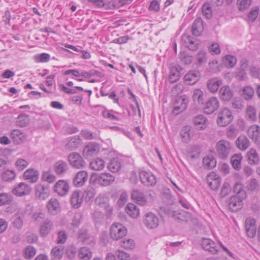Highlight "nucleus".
<instances>
[{"label":"nucleus","instance_id":"f257e3e1","mask_svg":"<svg viewBox=\"0 0 260 260\" xmlns=\"http://www.w3.org/2000/svg\"><path fill=\"white\" fill-rule=\"evenodd\" d=\"M232 144L227 140H221L219 141L216 145V149L219 157L223 159H225L232 150Z\"/></svg>","mask_w":260,"mask_h":260},{"label":"nucleus","instance_id":"f03ea898","mask_svg":"<svg viewBox=\"0 0 260 260\" xmlns=\"http://www.w3.org/2000/svg\"><path fill=\"white\" fill-rule=\"evenodd\" d=\"M126 234V228L120 223H113L110 227V237L111 239L114 240H118L121 239L124 237Z\"/></svg>","mask_w":260,"mask_h":260},{"label":"nucleus","instance_id":"7ed1b4c3","mask_svg":"<svg viewBox=\"0 0 260 260\" xmlns=\"http://www.w3.org/2000/svg\"><path fill=\"white\" fill-rule=\"evenodd\" d=\"M231 111L226 108L221 109L217 118V124L220 126H225L230 124L233 119Z\"/></svg>","mask_w":260,"mask_h":260},{"label":"nucleus","instance_id":"20e7f679","mask_svg":"<svg viewBox=\"0 0 260 260\" xmlns=\"http://www.w3.org/2000/svg\"><path fill=\"white\" fill-rule=\"evenodd\" d=\"M158 217L152 212H148L145 214L143 218V223L148 229H153L159 225Z\"/></svg>","mask_w":260,"mask_h":260},{"label":"nucleus","instance_id":"39448f33","mask_svg":"<svg viewBox=\"0 0 260 260\" xmlns=\"http://www.w3.org/2000/svg\"><path fill=\"white\" fill-rule=\"evenodd\" d=\"M36 197L40 200H46L50 194V189L48 185L38 184L35 187Z\"/></svg>","mask_w":260,"mask_h":260},{"label":"nucleus","instance_id":"423d86ee","mask_svg":"<svg viewBox=\"0 0 260 260\" xmlns=\"http://www.w3.org/2000/svg\"><path fill=\"white\" fill-rule=\"evenodd\" d=\"M219 106V103L217 98L212 97L210 98L205 104L203 108L204 112L210 114L217 110Z\"/></svg>","mask_w":260,"mask_h":260},{"label":"nucleus","instance_id":"0eeeda50","mask_svg":"<svg viewBox=\"0 0 260 260\" xmlns=\"http://www.w3.org/2000/svg\"><path fill=\"white\" fill-rule=\"evenodd\" d=\"M68 160L70 165L77 169L84 167L85 161L81 156L77 152L71 153L68 156Z\"/></svg>","mask_w":260,"mask_h":260},{"label":"nucleus","instance_id":"6e6552de","mask_svg":"<svg viewBox=\"0 0 260 260\" xmlns=\"http://www.w3.org/2000/svg\"><path fill=\"white\" fill-rule=\"evenodd\" d=\"M140 179L146 186H153L156 183L155 177L151 173L142 171L139 173Z\"/></svg>","mask_w":260,"mask_h":260},{"label":"nucleus","instance_id":"1a4fd4ad","mask_svg":"<svg viewBox=\"0 0 260 260\" xmlns=\"http://www.w3.org/2000/svg\"><path fill=\"white\" fill-rule=\"evenodd\" d=\"M95 180L99 185L106 186L114 181L115 177L110 173H104L97 175Z\"/></svg>","mask_w":260,"mask_h":260},{"label":"nucleus","instance_id":"9d476101","mask_svg":"<svg viewBox=\"0 0 260 260\" xmlns=\"http://www.w3.org/2000/svg\"><path fill=\"white\" fill-rule=\"evenodd\" d=\"M54 191L60 196L67 194L69 190L68 182L64 180H59L54 185Z\"/></svg>","mask_w":260,"mask_h":260},{"label":"nucleus","instance_id":"9b49d317","mask_svg":"<svg viewBox=\"0 0 260 260\" xmlns=\"http://www.w3.org/2000/svg\"><path fill=\"white\" fill-rule=\"evenodd\" d=\"M201 245L205 250L208 251L211 254H216L218 251L216 244L210 239L206 238H202Z\"/></svg>","mask_w":260,"mask_h":260},{"label":"nucleus","instance_id":"f8f14e48","mask_svg":"<svg viewBox=\"0 0 260 260\" xmlns=\"http://www.w3.org/2000/svg\"><path fill=\"white\" fill-rule=\"evenodd\" d=\"M100 150L99 145L90 142L84 148L83 154L85 158H88L95 155Z\"/></svg>","mask_w":260,"mask_h":260},{"label":"nucleus","instance_id":"ddd939ff","mask_svg":"<svg viewBox=\"0 0 260 260\" xmlns=\"http://www.w3.org/2000/svg\"><path fill=\"white\" fill-rule=\"evenodd\" d=\"M88 177V175L87 172L85 171H79L74 177L73 183L76 187H81L87 181Z\"/></svg>","mask_w":260,"mask_h":260},{"label":"nucleus","instance_id":"4468645a","mask_svg":"<svg viewBox=\"0 0 260 260\" xmlns=\"http://www.w3.org/2000/svg\"><path fill=\"white\" fill-rule=\"evenodd\" d=\"M193 124L198 130H204L208 125L209 121L207 118L203 115L196 116L193 118Z\"/></svg>","mask_w":260,"mask_h":260},{"label":"nucleus","instance_id":"2eb2a0df","mask_svg":"<svg viewBox=\"0 0 260 260\" xmlns=\"http://www.w3.org/2000/svg\"><path fill=\"white\" fill-rule=\"evenodd\" d=\"M256 230L255 219L251 218H247L245 220V231L248 237L250 238H253L255 236Z\"/></svg>","mask_w":260,"mask_h":260},{"label":"nucleus","instance_id":"dca6fc26","mask_svg":"<svg viewBox=\"0 0 260 260\" xmlns=\"http://www.w3.org/2000/svg\"><path fill=\"white\" fill-rule=\"evenodd\" d=\"M243 199L244 198H242L241 196H232L229 204L230 209L233 212H236L240 210L243 206L242 201Z\"/></svg>","mask_w":260,"mask_h":260},{"label":"nucleus","instance_id":"f3484780","mask_svg":"<svg viewBox=\"0 0 260 260\" xmlns=\"http://www.w3.org/2000/svg\"><path fill=\"white\" fill-rule=\"evenodd\" d=\"M200 79L198 71L192 70L188 72L184 77V82L186 85H193Z\"/></svg>","mask_w":260,"mask_h":260},{"label":"nucleus","instance_id":"a211bd4d","mask_svg":"<svg viewBox=\"0 0 260 260\" xmlns=\"http://www.w3.org/2000/svg\"><path fill=\"white\" fill-rule=\"evenodd\" d=\"M69 166L67 162L59 160L56 161L54 165V171L59 176L64 175L68 171Z\"/></svg>","mask_w":260,"mask_h":260},{"label":"nucleus","instance_id":"6ab92c4d","mask_svg":"<svg viewBox=\"0 0 260 260\" xmlns=\"http://www.w3.org/2000/svg\"><path fill=\"white\" fill-rule=\"evenodd\" d=\"M182 68L179 65L173 66L170 68V74L169 76V81L170 83H173L176 82L179 80L181 77L180 72Z\"/></svg>","mask_w":260,"mask_h":260},{"label":"nucleus","instance_id":"aec40b11","mask_svg":"<svg viewBox=\"0 0 260 260\" xmlns=\"http://www.w3.org/2000/svg\"><path fill=\"white\" fill-rule=\"evenodd\" d=\"M31 191L30 187L25 183H20L18 186L13 190V193L17 196H22L28 194Z\"/></svg>","mask_w":260,"mask_h":260},{"label":"nucleus","instance_id":"412c9836","mask_svg":"<svg viewBox=\"0 0 260 260\" xmlns=\"http://www.w3.org/2000/svg\"><path fill=\"white\" fill-rule=\"evenodd\" d=\"M78 239L86 244L93 243L94 238L90 236L85 229H82L78 232Z\"/></svg>","mask_w":260,"mask_h":260},{"label":"nucleus","instance_id":"4be33fe9","mask_svg":"<svg viewBox=\"0 0 260 260\" xmlns=\"http://www.w3.org/2000/svg\"><path fill=\"white\" fill-rule=\"evenodd\" d=\"M249 137L255 142L260 141V126L257 125L251 126L247 132Z\"/></svg>","mask_w":260,"mask_h":260},{"label":"nucleus","instance_id":"5701e85b","mask_svg":"<svg viewBox=\"0 0 260 260\" xmlns=\"http://www.w3.org/2000/svg\"><path fill=\"white\" fill-rule=\"evenodd\" d=\"M235 144L239 150L245 151L250 146V142L245 136L241 135L237 139Z\"/></svg>","mask_w":260,"mask_h":260},{"label":"nucleus","instance_id":"b1692460","mask_svg":"<svg viewBox=\"0 0 260 260\" xmlns=\"http://www.w3.org/2000/svg\"><path fill=\"white\" fill-rule=\"evenodd\" d=\"M188 101L187 99L183 98H179L176 100L175 103L174 107L173 109V112L175 114H178L181 112H182L187 107Z\"/></svg>","mask_w":260,"mask_h":260},{"label":"nucleus","instance_id":"393cba45","mask_svg":"<svg viewBox=\"0 0 260 260\" xmlns=\"http://www.w3.org/2000/svg\"><path fill=\"white\" fill-rule=\"evenodd\" d=\"M180 135L181 136L182 141L185 143H188L193 136L192 128L189 125L183 126L180 131Z\"/></svg>","mask_w":260,"mask_h":260},{"label":"nucleus","instance_id":"a878e982","mask_svg":"<svg viewBox=\"0 0 260 260\" xmlns=\"http://www.w3.org/2000/svg\"><path fill=\"white\" fill-rule=\"evenodd\" d=\"M204 30L203 20L201 18H197L192 25V33L195 36H199Z\"/></svg>","mask_w":260,"mask_h":260},{"label":"nucleus","instance_id":"bb28decb","mask_svg":"<svg viewBox=\"0 0 260 260\" xmlns=\"http://www.w3.org/2000/svg\"><path fill=\"white\" fill-rule=\"evenodd\" d=\"M175 219L178 222H183L186 223L191 219V214L187 212L182 211L180 212H172Z\"/></svg>","mask_w":260,"mask_h":260},{"label":"nucleus","instance_id":"cd10ccee","mask_svg":"<svg viewBox=\"0 0 260 260\" xmlns=\"http://www.w3.org/2000/svg\"><path fill=\"white\" fill-rule=\"evenodd\" d=\"M246 157L248 163L250 165H257L259 162L258 154L254 149H251L248 151Z\"/></svg>","mask_w":260,"mask_h":260},{"label":"nucleus","instance_id":"c85d7f7f","mask_svg":"<svg viewBox=\"0 0 260 260\" xmlns=\"http://www.w3.org/2000/svg\"><path fill=\"white\" fill-rule=\"evenodd\" d=\"M219 96L222 101H229L233 96V91L228 86H224L220 89Z\"/></svg>","mask_w":260,"mask_h":260},{"label":"nucleus","instance_id":"c756f323","mask_svg":"<svg viewBox=\"0 0 260 260\" xmlns=\"http://www.w3.org/2000/svg\"><path fill=\"white\" fill-rule=\"evenodd\" d=\"M53 228L52 222L49 219H46L40 228V234L42 237H46Z\"/></svg>","mask_w":260,"mask_h":260},{"label":"nucleus","instance_id":"7c9ffc66","mask_svg":"<svg viewBox=\"0 0 260 260\" xmlns=\"http://www.w3.org/2000/svg\"><path fill=\"white\" fill-rule=\"evenodd\" d=\"M23 177L25 180H28L30 182H36L39 179V173L34 169H28L23 174Z\"/></svg>","mask_w":260,"mask_h":260},{"label":"nucleus","instance_id":"2f4dec72","mask_svg":"<svg viewBox=\"0 0 260 260\" xmlns=\"http://www.w3.org/2000/svg\"><path fill=\"white\" fill-rule=\"evenodd\" d=\"M47 207L49 212L52 215L56 214L60 209L59 203L55 198H52L49 200Z\"/></svg>","mask_w":260,"mask_h":260},{"label":"nucleus","instance_id":"473e14b6","mask_svg":"<svg viewBox=\"0 0 260 260\" xmlns=\"http://www.w3.org/2000/svg\"><path fill=\"white\" fill-rule=\"evenodd\" d=\"M109 170L113 173L118 172L121 168V163L118 158H112L108 165Z\"/></svg>","mask_w":260,"mask_h":260},{"label":"nucleus","instance_id":"72a5a7b5","mask_svg":"<svg viewBox=\"0 0 260 260\" xmlns=\"http://www.w3.org/2000/svg\"><path fill=\"white\" fill-rule=\"evenodd\" d=\"M78 256L80 260H90L92 257V252L89 248L83 247L79 249Z\"/></svg>","mask_w":260,"mask_h":260},{"label":"nucleus","instance_id":"f704fd0d","mask_svg":"<svg viewBox=\"0 0 260 260\" xmlns=\"http://www.w3.org/2000/svg\"><path fill=\"white\" fill-rule=\"evenodd\" d=\"M11 138L15 143L19 144L25 139V135L19 129H13L11 132Z\"/></svg>","mask_w":260,"mask_h":260},{"label":"nucleus","instance_id":"c9c22d12","mask_svg":"<svg viewBox=\"0 0 260 260\" xmlns=\"http://www.w3.org/2000/svg\"><path fill=\"white\" fill-rule=\"evenodd\" d=\"M80 139L79 136L72 138L66 145V149L72 151L77 148L80 144Z\"/></svg>","mask_w":260,"mask_h":260},{"label":"nucleus","instance_id":"e433bc0d","mask_svg":"<svg viewBox=\"0 0 260 260\" xmlns=\"http://www.w3.org/2000/svg\"><path fill=\"white\" fill-rule=\"evenodd\" d=\"M132 198L136 201L139 204L144 205L146 202V198L144 194L137 190H135L132 193Z\"/></svg>","mask_w":260,"mask_h":260},{"label":"nucleus","instance_id":"4c0bfd02","mask_svg":"<svg viewBox=\"0 0 260 260\" xmlns=\"http://www.w3.org/2000/svg\"><path fill=\"white\" fill-rule=\"evenodd\" d=\"M64 247L63 245H58L53 247L51 251V256L53 258L60 259L64 253Z\"/></svg>","mask_w":260,"mask_h":260},{"label":"nucleus","instance_id":"58836bf2","mask_svg":"<svg viewBox=\"0 0 260 260\" xmlns=\"http://www.w3.org/2000/svg\"><path fill=\"white\" fill-rule=\"evenodd\" d=\"M242 156L241 153L233 155L231 158V162L232 166L236 170H239L241 168V160Z\"/></svg>","mask_w":260,"mask_h":260},{"label":"nucleus","instance_id":"ea45409f","mask_svg":"<svg viewBox=\"0 0 260 260\" xmlns=\"http://www.w3.org/2000/svg\"><path fill=\"white\" fill-rule=\"evenodd\" d=\"M127 214L132 218H137L139 215V210L134 204L129 203L125 207Z\"/></svg>","mask_w":260,"mask_h":260},{"label":"nucleus","instance_id":"a19ab883","mask_svg":"<svg viewBox=\"0 0 260 260\" xmlns=\"http://www.w3.org/2000/svg\"><path fill=\"white\" fill-rule=\"evenodd\" d=\"M105 162L101 158H95L90 163V168L95 171H100L105 167Z\"/></svg>","mask_w":260,"mask_h":260},{"label":"nucleus","instance_id":"79ce46f5","mask_svg":"<svg viewBox=\"0 0 260 260\" xmlns=\"http://www.w3.org/2000/svg\"><path fill=\"white\" fill-rule=\"evenodd\" d=\"M221 84V81L216 79H212L208 81L207 87L209 90L212 93L216 92L219 86Z\"/></svg>","mask_w":260,"mask_h":260},{"label":"nucleus","instance_id":"37998d69","mask_svg":"<svg viewBox=\"0 0 260 260\" xmlns=\"http://www.w3.org/2000/svg\"><path fill=\"white\" fill-rule=\"evenodd\" d=\"M82 202V197H80V192L74 191L71 198V203L75 208H79Z\"/></svg>","mask_w":260,"mask_h":260},{"label":"nucleus","instance_id":"c03bdc74","mask_svg":"<svg viewBox=\"0 0 260 260\" xmlns=\"http://www.w3.org/2000/svg\"><path fill=\"white\" fill-rule=\"evenodd\" d=\"M29 122V116L25 114L18 116L16 121L17 125L21 127L26 126L28 124Z\"/></svg>","mask_w":260,"mask_h":260},{"label":"nucleus","instance_id":"a18cd8bd","mask_svg":"<svg viewBox=\"0 0 260 260\" xmlns=\"http://www.w3.org/2000/svg\"><path fill=\"white\" fill-rule=\"evenodd\" d=\"M109 200L105 194H100L95 199V203L100 207L104 208L108 204Z\"/></svg>","mask_w":260,"mask_h":260},{"label":"nucleus","instance_id":"49530a36","mask_svg":"<svg viewBox=\"0 0 260 260\" xmlns=\"http://www.w3.org/2000/svg\"><path fill=\"white\" fill-rule=\"evenodd\" d=\"M203 165L205 168L210 170L215 167L216 161L212 157H204L203 159Z\"/></svg>","mask_w":260,"mask_h":260},{"label":"nucleus","instance_id":"de8ad7c7","mask_svg":"<svg viewBox=\"0 0 260 260\" xmlns=\"http://www.w3.org/2000/svg\"><path fill=\"white\" fill-rule=\"evenodd\" d=\"M214 175H210L208 176L207 183L208 186L213 190H216L220 186V180L219 178H215L212 181H209V178L212 179Z\"/></svg>","mask_w":260,"mask_h":260},{"label":"nucleus","instance_id":"09e8293b","mask_svg":"<svg viewBox=\"0 0 260 260\" xmlns=\"http://www.w3.org/2000/svg\"><path fill=\"white\" fill-rule=\"evenodd\" d=\"M223 62L226 67L233 68L237 62V59L233 55H228L224 57Z\"/></svg>","mask_w":260,"mask_h":260},{"label":"nucleus","instance_id":"8fccbe9b","mask_svg":"<svg viewBox=\"0 0 260 260\" xmlns=\"http://www.w3.org/2000/svg\"><path fill=\"white\" fill-rule=\"evenodd\" d=\"M203 96L204 93L201 90L196 89L194 90L192 95V99L194 101H197L199 104H203L204 101Z\"/></svg>","mask_w":260,"mask_h":260},{"label":"nucleus","instance_id":"3c124183","mask_svg":"<svg viewBox=\"0 0 260 260\" xmlns=\"http://www.w3.org/2000/svg\"><path fill=\"white\" fill-rule=\"evenodd\" d=\"M12 201V197L6 193L0 194V206L9 204Z\"/></svg>","mask_w":260,"mask_h":260},{"label":"nucleus","instance_id":"603ef678","mask_svg":"<svg viewBox=\"0 0 260 260\" xmlns=\"http://www.w3.org/2000/svg\"><path fill=\"white\" fill-rule=\"evenodd\" d=\"M16 174L14 171L7 170L2 174V178L6 181H11L15 179Z\"/></svg>","mask_w":260,"mask_h":260},{"label":"nucleus","instance_id":"864d4df0","mask_svg":"<svg viewBox=\"0 0 260 260\" xmlns=\"http://www.w3.org/2000/svg\"><path fill=\"white\" fill-rule=\"evenodd\" d=\"M234 192L236 196H241L242 198H244L246 196L245 191L242 188V185L241 183H236L235 184L234 188Z\"/></svg>","mask_w":260,"mask_h":260},{"label":"nucleus","instance_id":"5fc2aeb1","mask_svg":"<svg viewBox=\"0 0 260 260\" xmlns=\"http://www.w3.org/2000/svg\"><path fill=\"white\" fill-rule=\"evenodd\" d=\"M35 248L31 246H27L24 250V256L26 258L30 259L36 254Z\"/></svg>","mask_w":260,"mask_h":260},{"label":"nucleus","instance_id":"6e6d98bb","mask_svg":"<svg viewBox=\"0 0 260 260\" xmlns=\"http://www.w3.org/2000/svg\"><path fill=\"white\" fill-rule=\"evenodd\" d=\"M120 246L126 249H132L135 247L134 241L132 239H124L120 242Z\"/></svg>","mask_w":260,"mask_h":260},{"label":"nucleus","instance_id":"4d7b16f0","mask_svg":"<svg viewBox=\"0 0 260 260\" xmlns=\"http://www.w3.org/2000/svg\"><path fill=\"white\" fill-rule=\"evenodd\" d=\"M68 234L64 231H60L57 233L56 243L57 244H64L67 239Z\"/></svg>","mask_w":260,"mask_h":260},{"label":"nucleus","instance_id":"13d9d810","mask_svg":"<svg viewBox=\"0 0 260 260\" xmlns=\"http://www.w3.org/2000/svg\"><path fill=\"white\" fill-rule=\"evenodd\" d=\"M202 13L203 15L207 18L210 19L212 16V11L209 4H205L202 7Z\"/></svg>","mask_w":260,"mask_h":260},{"label":"nucleus","instance_id":"bf43d9fd","mask_svg":"<svg viewBox=\"0 0 260 260\" xmlns=\"http://www.w3.org/2000/svg\"><path fill=\"white\" fill-rule=\"evenodd\" d=\"M27 161L24 159H18L15 163V166L18 171H22L28 166Z\"/></svg>","mask_w":260,"mask_h":260},{"label":"nucleus","instance_id":"052dcab7","mask_svg":"<svg viewBox=\"0 0 260 260\" xmlns=\"http://www.w3.org/2000/svg\"><path fill=\"white\" fill-rule=\"evenodd\" d=\"M42 179L44 181L51 183L55 181V176L49 172L46 171L43 173L42 175Z\"/></svg>","mask_w":260,"mask_h":260},{"label":"nucleus","instance_id":"680f3d73","mask_svg":"<svg viewBox=\"0 0 260 260\" xmlns=\"http://www.w3.org/2000/svg\"><path fill=\"white\" fill-rule=\"evenodd\" d=\"M246 116L248 119L251 121H254L256 119V111L255 109L251 107H248L246 111Z\"/></svg>","mask_w":260,"mask_h":260},{"label":"nucleus","instance_id":"e2e57ef3","mask_svg":"<svg viewBox=\"0 0 260 260\" xmlns=\"http://www.w3.org/2000/svg\"><path fill=\"white\" fill-rule=\"evenodd\" d=\"M244 98L248 100H250L254 94V91L252 87L250 86L245 87L243 90Z\"/></svg>","mask_w":260,"mask_h":260},{"label":"nucleus","instance_id":"0e129e2a","mask_svg":"<svg viewBox=\"0 0 260 260\" xmlns=\"http://www.w3.org/2000/svg\"><path fill=\"white\" fill-rule=\"evenodd\" d=\"M232 108L237 111L241 110L244 107L243 102L241 99L236 98L234 100L232 103Z\"/></svg>","mask_w":260,"mask_h":260},{"label":"nucleus","instance_id":"69168bd1","mask_svg":"<svg viewBox=\"0 0 260 260\" xmlns=\"http://www.w3.org/2000/svg\"><path fill=\"white\" fill-rule=\"evenodd\" d=\"M237 135V130L233 126H230L227 128L226 136L230 139H234Z\"/></svg>","mask_w":260,"mask_h":260},{"label":"nucleus","instance_id":"338daca9","mask_svg":"<svg viewBox=\"0 0 260 260\" xmlns=\"http://www.w3.org/2000/svg\"><path fill=\"white\" fill-rule=\"evenodd\" d=\"M258 14V8H255L251 10L248 14V20L251 22H253L257 17Z\"/></svg>","mask_w":260,"mask_h":260},{"label":"nucleus","instance_id":"774afa93","mask_svg":"<svg viewBox=\"0 0 260 260\" xmlns=\"http://www.w3.org/2000/svg\"><path fill=\"white\" fill-rule=\"evenodd\" d=\"M116 255L119 260H129V255L124 251L120 250L116 251Z\"/></svg>","mask_w":260,"mask_h":260}]
</instances>
